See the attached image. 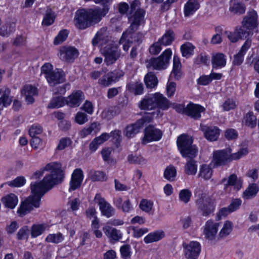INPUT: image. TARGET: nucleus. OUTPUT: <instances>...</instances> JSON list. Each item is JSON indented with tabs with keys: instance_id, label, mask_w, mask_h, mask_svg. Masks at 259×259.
<instances>
[{
	"instance_id": "f257e3e1",
	"label": "nucleus",
	"mask_w": 259,
	"mask_h": 259,
	"mask_svg": "<svg viewBox=\"0 0 259 259\" xmlns=\"http://www.w3.org/2000/svg\"><path fill=\"white\" fill-rule=\"evenodd\" d=\"M45 171H49L50 174L46 175L42 181L31 182V195L18 208L17 213L20 216L25 215L33 207H38L42 196L55 185L61 183L64 178L61 164L58 162H52L47 164L43 168L34 172L32 178H40Z\"/></svg>"
},
{
	"instance_id": "f03ea898",
	"label": "nucleus",
	"mask_w": 259,
	"mask_h": 259,
	"mask_svg": "<svg viewBox=\"0 0 259 259\" xmlns=\"http://www.w3.org/2000/svg\"><path fill=\"white\" fill-rule=\"evenodd\" d=\"M107 13V8L102 11L93 9L78 10L74 18V24L78 29H85L98 23Z\"/></svg>"
},
{
	"instance_id": "7ed1b4c3",
	"label": "nucleus",
	"mask_w": 259,
	"mask_h": 259,
	"mask_svg": "<svg viewBox=\"0 0 259 259\" xmlns=\"http://www.w3.org/2000/svg\"><path fill=\"white\" fill-rule=\"evenodd\" d=\"M145 11L142 9H138L135 13L129 18L131 26L128 29L124 32L119 41L120 44L123 45V49L125 51H128L130 47V43L134 41L138 42L141 39L142 34H137L133 33L136 30L138 27L144 23Z\"/></svg>"
},
{
	"instance_id": "20e7f679",
	"label": "nucleus",
	"mask_w": 259,
	"mask_h": 259,
	"mask_svg": "<svg viewBox=\"0 0 259 259\" xmlns=\"http://www.w3.org/2000/svg\"><path fill=\"white\" fill-rule=\"evenodd\" d=\"M170 105L169 101L162 94L156 93L145 96L139 103L138 106L141 110H151L156 108L167 110Z\"/></svg>"
},
{
	"instance_id": "39448f33",
	"label": "nucleus",
	"mask_w": 259,
	"mask_h": 259,
	"mask_svg": "<svg viewBox=\"0 0 259 259\" xmlns=\"http://www.w3.org/2000/svg\"><path fill=\"white\" fill-rule=\"evenodd\" d=\"M124 75L121 70L117 69L113 71L106 72L104 70L94 71L91 73V77L94 79L99 78L98 83L102 87L106 88L116 83Z\"/></svg>"
},
{
	"instance_id": "423d86ee",
	"label": "nucleus",
	"mask_w": 259,
	"mask_h": 259,
	"mask_svg": "<svg viewBox=\"0 0 259 259\" xmlns=\"http://www.w3.org/2000/svg\"><path fill=\"white\" fill-rule=\"evenodd\" d=\"M191 137L182 134L177 139L178 148L184 157H194L196 156L198 149L195 145H192Z\"/></svg>"
},
{
	"instance_id": "0eeeda50",
	"label": "nucleus",
	"mask_w": 259,
	"mask_h": 259,
	"mask_svg": "<svg viewBox=\"0 0 259 259\" xmlns=\"http://www.w3.org/2000/svg\"><path fill=\"white\" fill-rule=\"evenodd\" d=\"M171 55V50L167 49L159 57L152 58L147 60L146 62V67L157 70L165 69L169 65Z\"/></svg>"
},
{
	"instance_id": "6e6552de",
	"label": "nucleus",
	"mask_w": 259,
	"mask_h": 259,
	"mask_svg": "<svg viewBox=\"0 0 259 259\" xmlns=\"http://www.w3.org/2000/svg\"><path fill=\"white\" fill-rule=\"evenodd\" d=\"M196 203L203 216H209L214 211L215 207L214 202L213 200L205 194H202L197 199Z\"/></svg>"
},
{
	"instance_id": "1a4fd4ad",
	"label": "nucleus",
	"mask_w": 259,
	"mask_h": 259,
	"mask_svg": "<svg viewBox=\"0 0 259 259\" xmlns=\"http://www.w3.org/2000/svg\"><path fill=\"white\" fill-rule=\"evenodd\" d=\"M100 50L105 57V62L108 65L114 63L120 57V51L113 43L109 44Z\"/></svg>"
},
{
	"instance_id": "9d476101",
	"label": "nucleus",
	"mask_w": 259,
	"mask_h": 259,
	"mask_svg": "<svg viewBox=\"0 0 259 259\" xmlns=\"http://www.w3.org/2000/svg\"><path fill=\"white\" fill-rule=\"evenodd\" d=\"M232 149L230 148L222 150L213 152L211 162L214 166H221L226 164L233 160L232 159Z\"/></svg>"
},
{
	"instance_id": "9b49d317",
	"label": "nucleus",
	"mask_w": 259,
	"mask_h": 259,
	"mask_svg": "<svg viewBox=\"0 0 259 259\" xmlns=\"http://www.w3.org/2000/svg\"><path fill=\"white\" fill-rule=\"evenodd\" d=\"M144 134V137L142 139L143 144L158 141L163 136L162 131L154 125H149L146 127Z\"/></svg>"
},
{
	"instance_id": "f8f14e48",
	"label": "nucleus",
	"mask_w": 259,
	"mask_h": 259,
	"mask_svg": "<svg viewBox=\"0 0 259 259\" xmlns=\"http://www.w3.org/2000/svg\"><path fill=\"white\" fill-rule=\"evenodd\" d=\"M152 114H148L146 116L138 120L136 123L129 125L124 130V135L128 138L134 137L143 127L145 122H149L152 120Z\"/></svg>"
},
{
	"instance_id": "ddd939ff",
	"label": "nucleus",
	"mask_w": 259,
	"mask_h": 259,
	"mask_svg": "<svg viewBox=\"0 0 259 259\" xmlns=\"http://www.w3.org/2000/svg\"><path fill=\"white\" fill-rule=\"evenodd\" d=\"M220 224L215 221L209 219L207 220L202 228L204 238L208 240H214L218 232Z\"/></svg>"
},
{
	"instance_id": "4468645a",
	"label": "nucleus",
	"mask_w": 259,
	"mask_h": 259,
	"mask_svg": "<svg viewBox=\"0 0 259 259\" xmlns=\"http://www.w3.org/2000/svg\"><path fill=\"white\" fill-rule=\"evenodd\" d=\"M94 201L98 204L101 214L107 218H109L115 213V209L102 197L99 193L96 194L94 198Z\"/></svg>"
},
{
	"instance_id": "2eb2a0df",
	"label": "nucleus",
	"mask_w": 259,
	"mask_h": 259,
	"mask_svg": "<svg viewBox=\"0 0 259 259\" xmlns=\"http://www.w3.org/2000/svg\"><path fill=\"white\" fill-rule=\"evenodd\" d=\"M110 43H113V41L110 40L109 32L106 27L101 28L92 39L93 45L94 46H98L101 48Z\"/></svg>"
},
{
	"instance_id": "dca6fc26",
	"label": "nucleus",
	"mask_w": 259,
	"mask_h": 259,
	"mask_svg": "<svg viewBox=\"0 0 259 259\" xmlns=\"http://www.w3.org/2000/svg\"><path fill=\"white\" fill-rule=\"evenodd\" d=\"M185 255L187 259H197L201 250L200 243L197 241H191L184 243Z\"/></svg>"
},
{
	"instance_id": "f3484780",
	"label": "nucleus",
	"mask_w": 259,
	"mask_h": 259,
	"mask_svg": "<svg viewBox=\"0 0 259 259\" xmlns=\"http://www.w3.org/2000/svg\"><path fill=\"white\" fill-rule=\"evenodd\" d=\"M257 18V13L254 10L250 11L243 18L241 24L245 28L253 33V31L258 26Z\"/></svg>"
},
{
	"instance_id": "a211bd4d",
	"label": "nucleus",
	"mask_w": 259,
	"mask_h": 259,
	"mask_svg": "<svg viewBox=\"0 0 259 259\" xmlns=\"http://www.w3.org/2000/svg\"><path fill=\"white\" fill-rule=\"evenodd\" d=\"M83 178V171L80 168L74 169L71 175L69 183V191H74L79 188L81 186Z\"/></svg>"
},
{
	"instance_id": "6ab92c4d",
	"label": "nucleus",
	"mask_w": 259,
	"mask_h": 259,
	"mask_svg": "<svg viewBox=\"0 0 259 259\" xmlns=\"http://www.w3.org/2000/svg\"><path fill=\"white\" fill-rule=\"evenodd\" d=\"M78 55V51L72 47H61L59 49L58 54V56L61 60L66 61L73 60Z\"/></svg>"
},
{
	"instance_id": "aec40b11",
	"label": "nucleus",
	"mask_w": 259,
	"mask_h": 259,
	"mask_svg": "<svg viewBox=\"0 0 259 259\" xmlns=\"http://www.w3.org/2000/svg\"><path fill=\"white\" fill-rule=\"evenodd\" d=\"M200 130L203 133L204 137L211 142L217 141L220 135V130L217 126L201 124Z\"/></svg>"
},
{
	"instance_id": "412c9836",
	"label": "nucleus",
	"mask_w": 259,
	"mask_h": 259,
	"mask_svg": "<svg viewBox=\"0 0 259 259\" xmlns=\"http://www.w3.org/2000/svg\"><path fill=\"white\" fill-rule=\"evenodd\" d=\"M204 110L205 108L203 106L190 103L186 107L185 114L195 119H198L201 117V113Z\"/></svg>"
},
{
	"instance_id": "4be33fe9",
	"label": "nucleus",
	"mask_w": 259,
	"mask_h": 259,
	"mask_svg": "<svg viewBox=\"0 0 259 259\" xmlns=\"http://www.w3.org/2000/svg\"><path fill=\"white\" fill-rule=\"evenodd\" d=\"M46 79L50 85L54 86L64 81V73L61 69H56Z\"/></svg>"
},
{
	"instance_id": "5701e85b",
	"label": "nucleus",
	"mask_w": 259,
	"mask_h": 259,
	"mask_svg": "<svg viewBox=\"0 0 259 259\" xmlns=\"http://www.w3.org/2000/svg\"><path fill=\"white\" fill-rule=\"evenodd\" d=\"M84 98L83 94L80 91L73 92L66 99V105L71 107H76L80 105Z\"/></svg>"
},
{
	"instance_id": "b1692460",
	"label": "nucleus",
	"mask_w": 259,
	"mask_h": 259,
	"mask_svg": "<svg viewBox=\"0 0 259 259\" xmlns=\"http://www.w3.org/2000/svg\"><path fill=\"white\" fill-rule=\"evenodd\" d=\"M113 204L124 213H129L133 210V206L129 199L123 200L121 197H117L113 200Z\"/></svg>"
},
{
	"instance_id": "393cba45",
	"label": "nucleus",
	"mask_w": 259,
	"mask_h": 259,
	"mask_svg": "<svg viewBox=\"0 0 259 259\" xmlns=\"http://www.w3.org/2000/svg\"><path fill=\"white\" fill-rule=\"evenodd\" d=\"M227 58L223 53H216L212 54L211 64L213 68H222L226 65Z\"/></svg>"
},
{
	"instance_id": "a878e982",
	"label": "nucleus",
	"mask_w": 259,
	"mask_h": 259,
	"mask_svg": "<svg viewBox=\"0 0 259 259\" xmlns=\"http://www.w3.org/2000/svg\"><path fill=\"white\" fill-rule=\"evenodd\" d=\"M165 237V232L163 230L159 229L147 234L144 238V241L146 244L157 242Z\"/></svg>"
},
{
	"instance_id": "bb28decb",
	"label": "nucleus",
	"mask_w": 259,
	"mask_h": 259,
	"mask_svg": "<svg viewBox=\"0 0 259 259\" xmlns=\"http://www.w3.org/2000/svg\"><path fill=\"white\" fill-rule=\"evenodd\" d=\"M200 8L199 0H188L184 7V13L186 17L193 15Z\"/></svg>"
},
{
	"instance_id": "cd10ccee",
	"label": "nucleus",
	"mask_w": 259,
	"mask_h": 259,
	"mask_svg": "<svg viewBox=\"0 0 259 259\" xmlns=\"http://www.w3.org/2000/svg\"><path fill=\"white\" fill-rule=\"evenodd\" d=\"M37 93L36 88L32 85H26L22 90V94L24 96L28 104H31L33 102V97L36 96Z\"/></svg>"
},
{
	"instance_id": "c85d7f7f",
	"label": "nucleus",
	"mask_w": 259,
	"mask_h": 259,
	"mask_svg": "<svg viewBox=\"0 0 259 259\" xmlns=\"http://www.w3.org/2000/svg\"><path fill=\"white\" fill-rule=\"evenodd\" d=\"M222 183H224L226 188L229 186H232L237 190H240L242 186V180L238 178L234 174L231 175L228 179H223Z\"/></svg>"
},
{
	"instance_id": "c756f323",
	"label": "nucleus",
	"mask_w": 259,
	"mask_h": 259,
	"mask_svg": "<svg viewBox=\"0 0 259 259\" xmlns=\"http://www.w3.org/2000/svg\"><path fill=\"white\" fill-rule=\"evenodd\" d=\"M1 201L6 207L14 209L18 203V198L15 194L10 193L2 197Z\"/></svg>"
},
{
	"instance_id": "7c9ffc66",
	"label": "nucleus",
	"mask_w": 259,
	"mask_h": 259,
	"mask_svg": "<svg viewBox=\"0 0 259 259\" xmlns=\"http://www.w3.org/2000/svg\"><path fill=\"white\" fill-rule=\"evenodd\" d=\"M50 226L47 223L36 224L32 226L31 228V236L32 238H36L46 231H48Z\"/></svg>"
},
{
	"instance_id": "2f4dec72",
	"label": "nucleus",
	"mask_w": 259,
	"mask_h": 259,
	"mask_svg": "<svg viewBox=\"0 0 259 259\" xmlns=\"http://www.w3.org/2000/svg\"><path fill=\"white\" fill-rule=\"evenodd\" d=\"M259 191L258 186L256 184H250L243 192L242 197L244 199H250L254 197Z\"/></svg>"
},
{
	"instance_id": "473e14b6",
	"label": "nucleus",
	"mask_w": 259,
	"mask_h": 259,
	"mask_svg": "<svg viewBox=\"0 0 259 259\" xmlns=\"http://www.w3.org/2000/svg\"><path fill=\"white\" fill-rule=\"evenodd\" d=\"M105 235L111 240L117 241L122 237L120 231L109 226L103 228Z\"/></svg>"
},
{
	"instance_id": "72a5a7b5",
	"label": "nucleus",
	"mask_w": 259,
	"mask_h": 259,
	"mask_svg": "<svg viewBox=\"0 0 259 259\" xmlns=\"http://www.w3.org/2000/svg\"><path fill=\"white\" fill-rule=\"evenodd\" d=\"M195 46L189 42H186L180 47L181 52L183 57L189 58L194 54Z\"/></svg>"
},
{
	"instance_id": "f704fd0d",
	"label": "nucleus",
	"mask_w": 259,
	"mask_h": 259,
	"mask_svg": "<svg viewBox=\"0 0 259 259\" xmlns=\"http://www.w3.org/2000/svg\"><path fill=\"white\" fill-rule=\"evenodd\" d=\"M144 81L147 88L153 89L156 87L158 84V79L156 75L152 72L148 73L145 76Z\"/></svg>"
},
{
	"instance_id": "c9c22d12",
	"label": "nucleus",
	"mask_w": 259,
	"mask_h": 259,
	"mask_svg": "<svg viewBox=\"0 0 259 259\" xmlns=\"http://www.w3.org/2000/svg\"><path fill=\"white\" fill-rule=\"evenodd\" d=\"M185 172L188 175L194 176L197 171V164L196 161L188 160L184 167Z\"/></svg>"
},
{
	"instance_id": "e433bc0d",
	"label": "nucleus",
	"mask_w": 259,
	"mask_h": 259,
	"mask_svg": "<svg viewBox=\"0 0 259 259\" xmlns=\"http://www.w3.org/2000/svg\"><path fill=\"white\" fill-rule=\"evenodd\" d=\"M212 175V169L209 165L203 164L199 169L198 176L204 180H209Z\"/></svg>"
},
{
	"instance_id": "4c0bfd02",
	"label": "nucleus",
	"mask_w": 259,
	"mask_h": 259,
	"mask_svg": "<svg viewBox=\"0 0 259 259\" xmlns=\"http://www.w3.org/2000/svg\"><path fill=\"white\" fill-rule=\"evenodd\" d=\"M175 35L173 31L168 30L166 31L165 34L158 39L160 45L166 46L170 45L174 40Z\"/></svg>"
},
{
	"instance_id": "58836bf2",
	"label": "nucleus",
	"mask_w": 259,
	"mask_h": 259,
	"mask_svg": "<svg viewBox=\"0 0 259 259\" xmlns=\"http://www.w3.org/2000/svg\"><path fill=\"white\" fill-rule=\"evenodd\" d=\"M127 160L130 163L139 165L145 164L147 160L141 155L136 153L130 154L127 157Z\"/></svg>"
},
{
	"instance_id": "ea45409f",
	"label": "nucleus",
	"mask_w": 259,
	"mask_h": 259,
	"mask_svg": "<svg viewBox=\"0 0 259 259\" xmlns=\"http://www.w3.org/2000/svg\"><path fill=\"white\" fill-rule=\"evenodd\" d=\"M233 228V224L232 222L227 220L225 221L222 229L219 232L221 237H226L232 232Z\"/></svg>"
},
{
	"instance_id": "a19ab883",
	"label": "nucleus",
	"mask_w": 259,
	"mask_h": 259,
	"mask_svg": "<svg viewBox=\"0 0 259 259\" xmlns=\"http://www.w3.org/2000/svg\"><path fill=\"white\" fill-rule=\"evenodd\" d=\"M66 104V99L61 97H54L49 104L48 107L49 108H58L61 107Z\"/></svg>"
},
{
	"instance_id": "79ce46f5",
	"label": "nucleus",
	"mask_w": 259,
	"mask_h": 259,
	"mask_svg": "<svg viewBox=\"0 0 259 259\" xmlns=\"http://www.w3.org/2000/svg\"><path fill=\"white\" fill-rule=\"evenodd\" d=\"M64 240V236L61 233L49 234L45 239V241L48 243L58 244Z\"/></svg>"
},
{
	"instance_id": "37998d69",
	"label": "nucleus",
	"mask_w": 259,
	"mask_h": 259,
	"mask_svg": "<svg viewBox=\"0 0 259 259\" xmlns=\"http://www.w3.org/2000/svg\"><path fill=\"white\" fill-rule=\"evenodd\" d=\"M139 207L143 211L147 213H151L154 211L153 202L147 199H143L141 200Z\"/></svg>"
},
{
	"instance_id": "c03bdc74",
	"label": "nucleus",
	"mask_w": 259,
	"mask_h": 259,
	"mask_svg": "<svg viewBox=\"0 0 259 259\" xmlns=\"http://www.w3.org/2000/svg\"><path fill=\"white\" fill-rule=\"evenodd\" d=\"M244 122L246 125L253 128L256 125V117L252 111L247 112L244 117Z\"/></svg>"
},
{
	"instance_id": "a18cd8bd",
	"label": "nucleus",
	"mask_w": 259,
	"mask_h": 259,
	"mask_svg": "<svg viewBox=\"0 0 259 259\" xmlns=\"http://www.w3.org/2000/svg\"><path fill=\"white\" fill-rule=\"evenodd\" d=\"M191 196L192 192L188 189H182L179 193V199L184 204H187L190 201Z\"/></svg>"
},
{
	"instance_id": "49530a36",
	"label": "nucleus",
	"mask_w": 259,
	"mask_h": 259,
	"mask_svg": "<svg viewBox=\"0 0 259 259\" xmlns=\"http://www.w3.org/2000/svg\"><path fill=\"white\" fill-rule=\"evenodd\" d=\"M230 11L234 13L238 14H243L245 11V8L243 4L235 3V0H231Z\"/></svg>"
},
{
	"instance_id": "de8ad7c7",
	"label": "nucleus",
	"mask_w": 259,
	"mask_h": 259,
	"mask_svg": "<svg viewBox=\"0 0 259 259\" xmlns=\"http://www.w3.org/2000/svg\"><path fill=\"white\" fill-rule=\"evenodd\" d=\"M55 19L54 13L51 10L49 9L47 11L42 21V25L45 26H48L52 25Z\"/></svg>"
},
{
	"instance_id": "09e8293b",
	"label": "nucleus",
	"mask_w": 259,
	"mask_h": 259,
	"mask_svg": "<svg viewBox=\"0 0 259 259\" xmlns=\"http://www.w3.org/2000/svg\"><path fill=\"white\" fill-rule=\"evenodd\" d=\"M15 25L13 23H7L0 28V34L3 36H7L15 30Z\"/></svg>"
},
{
	"instance_id": "8fccbe9b",
	"label": "nucleus",
	"mask_w": 259,
	"mask_h": 259,
	"mask_svg": "<svg viewBox=\"0 0 259 259\" xmlns=\"http://www.w3.org/2000/svg\"><path fill=\"white\" fill-rule=\"evenodd\" d=\"M177 175V170L173 166H167L164 172V178L170 181H172L175 179Z\"/></svg>"
},
{
	"instance_id": "3c124183",
	"label": "nucleus",
	"mask_w": 259,
	"mask_h": 259,
	"mask_svg": "<svg viewBox=\"0 0 259 259\" xmlns=\"http://www.w3.org/2000/svg\"><path fill=\"white\" fill-rule=\"evenodd\" d=\"M128 89L130 91L134 93L135 95H141L143 93V86L141 82H134L131 83L128 85Z\"/></svg>"
},
{
	"instance_id": "603ef678",
	"label": "nucleus",
	"mask_w": 259,
	"mask_h": 259,
	"mask_svg": "<svg viewBox=\"0 0 259 259\" xmlns=\"http://www.w3.org/2000/svg\"><path fill=\"white\" fill-rule=\"evenodd\" d=\"M91 228L93 233L96 237L100 238L102 237V232L99 230L100 226L99 224V221L98 218H95V219L92 221Z\"/></svg>"
},
{
	"instance_id": "864d4df0",
	"label": "nucleus",
	"mask_w": 259,
	"mask_h": 259,
	"mask_svg": "<svg viewBox=\"0 0 259 259\" xmlns=\"http://www.w3.org/2000/svg\"><path fill=\"white\" fill-rule=\"evenodd\" d=\"M235 30L240 38V39L244 38L248 36L252 33L248 29H246L242 25L241 26H237L235 28Z\"/></svg>"
},
{
	"instance_id": "5fc2aeb1",
	"label": "nucleus",
	"mask_w": 259,
	"mask_h": 259,
	"mask_svg": "<svg viewBox=\"0 0 259 259\" xmlns=\"http://www.w3.org/2000/svg\"><path fill=\"white\" fill-rule=\"evenodd\" d=\"M68 35V32L66 30H62L59 32L58 34L55 37L54 44L58 45L66 40Z\"/></svg>"
},
{
	"instance_id": "6e6d98bb",
	"label": "nucleus",
	"mask_w": 259,
	"mask_h": 259,
	"mask_svg": "<svg viewBox=\"0 0 259 259\" xmlns=\"http://www.w3.org/2000/svg\"><path fill=\"white\" fill-rule=\"evenodd\" d=\"M74 121L77 124L82 125L88 122V117L85 113L79 111L75 115Z\"/></svg>"
},
{
	"instance_id": "4d7b16f0",
	"label": "nucleus",
	"mask_w": 259,
	"mask_h": 259,
	"mask_svg": "<svg viewBox=\"0 0 259 259\" xmlns=\"http://www.w3.org/2000/svg\"><path fill=\"white\" fill-rule=\"evenodd\" d=\"M237 106L236 101L232 99H227L222 105L224 111H229L234 109Z\"/></svg>"
},
{
	"instance_id": "13d9d810",
	"label": "nucleus",
	"mask_w": 259,
	"mask_h": 259,
	"mask_svg": "<svg viewBox=\"0 0 259 259\" xmlns=\"http://www.w3.org/2000/svg\"><path fill=\"white\" fill-rule=\"evenodd\" d=\"M26 183V180L23 177H18L15 179L9 181L7 184L11 187H20L23 186Z\"/></svg>"
},
{
	"instance_id": "bf43d9fd",
	"label": "nucleus",
	"mask_w": 259,
	"mask_h": 259,
	"mask_svg": "<svg viewBox=\"0 0 259 259\" xmlns=\"http://www.w3.org/2000/svg\"><path fill=\"white\" fill-rule=\"evenodd\" d=\"M80 203L78 198L69 199L67 203L68 209L72 211H76L79 209Z\"/></svg>"
},
{
	"instance_id": "052dcab7",
	"label": "nucleus",
	"mask_w": 259,
	"mask_h": 259,
	"mask_svg": "<svg viewBox=\"0 0 259 259\" xmlns=\"http://www.w3.org/2000/svg\"><path fill=\"white\" fill-rule=\"evenodd\" d=\"M248 153V150L247 147H243L239 149V150L234 153H231L232 159L236 160L239 159L241 157L245 156Z\"/></svg>"
},
{
	"instance_id": "680f3d73",
	"label": "nucleus",
	"mask_w": 259,
	"mask_h": 259,
	"mask_svg": "<svg viewBox=\"0 0 259 259\" xmlns=\"http://www.w3.org/2000/svg\"><path fill=\"white\" fill-rule=\"evenodd\" d=\"M91 179L94 181H105L107 177L106 174L101 171H96L91 175Z\"/></svg>"
},
{
	"instance_id": "e2e57ef3",
	"label": "nucleus",
	"mask_w": 259,
	"mask_h": 259,
	"mask_svg": "<svg viewBox=\"0 0 259 259\" xmlns=\"http://www.w3.org/2000/svg\"><path fill=\"white\" fill-rule=\"evenodd\" d=\"M176 83L173 81H168L166 88V92L168 97L173 96L176 90Z\"/></svg>"
},
{
	"instance_id": "0e129e2a",
	"label": "nucleus",
	"mask_w": 259,
	"mask_h": 259,
	"mask_svg": "<svg viewBox=\"0 0 259 259\" xmlns=\"http://www.w3.org/2000/svg\"><path fill=\"white\" fill-rule=\"evenodd\" d=\"M53 65L49 63H46L41 67V73L45 75L46 78L54 71Z\"/></svg>"
},
{
	"instance_id": "69168bd1",
	"label": "nucleus",
	"mask_w": 259,
	"mask_h": 259,
	"mask_svg": "<svg viewBox=\"0 0 259 259\" xmlns=\"http://www.w3.org/2000/svg\"><path fill=\"white\" fill-rule=\"evenodd\" d=\"M122 257L124 259H128L131 255V247L129 245L125 244L122 246L120 249Z\"/></svg>"
},
{
	"instance_id": "338daca9",
	"label": "nucleus",
	"mask_w": 259,
	"mask_h": 259,
	"mask_svg": "<svg viewBox=\"0 0 259 259\" xmlns=\"http://www.w3.org/2000/svg\"><path fill=\"white\" fill-rule=\"evenodd\" d=\"M71 144V141L69 138H62L59 142L56 150H62Z\"/></svg>"
},
{
	"instance_id": "774afa93",
	"label": "nucleus",
	"mask_w": 259,
	"mask_h": 259,
	"mask_svg": "<svg viewBox=\"0 0 259 259\" xmlns=\"http://www.w3.org/2000/svg\"><path fill=\"white\" fill-rule=\"evenodd\" d=\"M225 137L228 140H235L238 137V133L234 129H228L225 133Z\"/></svg>"
}]
</instances>
